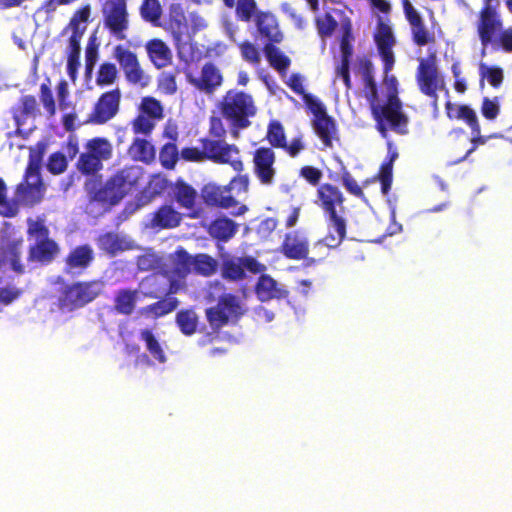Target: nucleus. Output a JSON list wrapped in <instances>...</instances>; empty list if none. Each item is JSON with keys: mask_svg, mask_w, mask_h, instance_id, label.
Masks as SVG:
<instances>
[{"mask_svg": "<svg viewBox=\"0 0 512 512\" xmlns=\"http://www.w3.org/2000/svg\"><path fill=\"white\" fill-rule=\"evenodd\" d=\"M217 270V261L210 255L199 253L193 256V270L195 274L201 276H211Z\"/></svg>", "mask_w": 512, "mask_h": 512, "instance_id": "a19ab883", "label": "nucleus"}, {"mask_svg": "<svg viewBox=\"0 0 512 512\" xmlns=\"http://www.w3.org/2000/svg\"><path fill=\"white\" fill-rule=\"evenodd\" d=\"M374 40L384 64L383 71L387 74L392 70L395 63L394 53L392 51L395 39L391 28L387 24L379 22L377 32L374 35Z\"/></svg>", "mask_w": 512, "mask_h": 512, "instance_id": "6ab92c4d", "label": "nucleus"}, {"mask_svg": "<svg viewBox=\"0 0 512 512\" xmlns=\"http://www.w3.org/2000/svg\"><path fill=\"white\" fill-rule=\"evenodd\" d=\"M140 15L144 21L157 25L162 15L159 0H143Z\"/></svg>", "mask_w": 512, "mask_h": 512, "instance_id": "49530a36", "label": "nucleus"}, {"mask_svg": "<svg viewBox=\"0 0 512 512\" xmlns=\"http://www.w3.org/2000/svg\"><path fill=\"white\" fill-rule=\"evenodd\" d=\"M416 81L421 93L431 98V105L437 111L438 91L445 90L447 95L449 91L446 89L444 78L439 74L436 65L421 60L417 68Z\"/></svg>", "mask_w": 512, "mask_h": 512, "instance_id": "9b49d317", "label": "nucleus"}, {"mask_svg": "<svg viewBox=\"0 0 512 512\" xmlns=\"http://www.w3.org/2000/svg\"><path fill=\"white\" fill-rule=\"evenodd\" d=\"M378 178L381 183V191L383 194H388L393 179V165L390 162H383L380 166Z\"/></svg>", "mask_w": 512, "mask_h": 512, "instance_id": "0e129e2a", "label": "nucleus"}, {"mask_svg": "<svg viewBox=\"0 0 512 512\" xmlns=\"http://www.w3.org/2000/svg\"><path fill=\"white\" fill-rule=\"evenodd\" d=\"M254 290L261 302H267L272 299H284L289 294L287 290L279 287L277 281L267 274H262L258 278Z\"/></svg>", "mask_w": 512, "mask_h": 512, "instance_id": "b1692460", "label": "nucleus"}, {"mask_svg": "<svg viewBox=\"0 0 512 512\" xmlns=\"http://www.w3.org/2000/svg\"><path fill=\"white\" fill-rule=\"evenodd\" d=\"M175 323L185 336H192L197 332L199 317L193 308L179 310L175 315Z\"/></svg>", "mask_w": 512, "mask_h": 512, "instance_id": "473e14b6", "label": "nucleus"}, {"mask_svg": "<svg viewBox=\"0 0 512 512\" xmlns=\"http://www.w3.org/2000/svg\"><path fill=\"white\" fill-rule=\"evenodd\" d=\"M276 154L271 147L261 146L253 152V173L262 185L274 183L277 170L275 168Z\"/></svg>", "mask_w": 512, "mask_h": 512, "instance_id": "2eb2a0df", "label": "nucleus"}, {"mask_svg": "<svg viewBox=\"0 0 512 512\" xmlns=\"http://www.w3.org/2000/svg\"><path fill=\"white\" fill-rule=\"evenodd\" d=\"M146 50L150 61L157 69L167 67L172 62V52L161 39H152L147 42Z\"/></svg>", "mask_w": 512, "mask_h": 512, "instance_id": "bb28decb", "label": "nucleus"}, {"mask_svg": "<svg viewBox=\"0 0 512 512\" xmlns=\"http://www.w3.org/2000/svg\"><path fill=\"white\" fill-rule=\"evenodd\" d=\"M201 197L203 202L210 207L229 209L238 205V201L229 192L227 185L207 183L201 189Z\"/></svg>", "mask_w": 512, "mask_h": 512, "instance_id": "a211bd4d", "label": "nucleus"}, {"mask_svg": "<svg viewBox=\"0 0 512 512\" xmlns=\"http://www.w3.org/2000/svg\"><path fill=\"white\" fill-rule=\"evenodd\" d=\"M100 280L77 281L65 285L58 297L61 311L72 312L95 300L102 290Z\"/></svg>", "mask_w": 512, "mask_h": 512, "instance_id": "0eeeda50", "label": "nucleus"}, {"mask_svg": "<svg viewBox=\"0 0 512 512\" xmlns=\"http://www.w3.org/2000/svg\"><path fill=\"white\" fill-rule=\"evenodd\" d=\"M77 167L82 174L92 175L102 168V162L94 154L86 152L79 156Z\"/></svg>", "mask_w": 512, "mask_h": 512, "instance_id": "3c124183", "label": "nucleus"}, {"mask_svg": "<svg viewBox=\"0 0 512 512\" xmlns=\"http://www.w3.org/2000/svg\"><path fill=\"white\" fill-rule=\"evenodd\" d=\"M491 1L492 0H485V4L479 12L477 22V33L483 48L494 44V38L503 28L502 19L496 9L491 5Z\"/></svg>", "mask_w": 512, "mask_h": 512, "instance_id": "ddd939ff", "label": "nucleus"}, {"mask_svg": "<svg viewBox=\"0 0 512 512\" xmlns=\"http://www.w3.org/2000/svg\"><path fill=\"white\" fill-rule=\"evenodd\" d=\"M259 34L268 40V43H280L283 34L275 15L269 11H259L254 19Z\"/></svg>", "mask_w": 512, "mask_h": 512, "instance_id": "5701e85b", "label": "nucleus"}, {"mask_svg": "<svg viewBox=\"0 0 512 512\" xmlns=\"http://www.w3.org/2000/svg\"><path fill=\"white\" fill-rule=\"evenodd\" d=\"M139 110L142 114L156 121L164 118V109L161 102L152 96H145L141 99Z\"/></svg>", "mask_w": 512, "mask_h": 512, "instance_id": "a18cd8bd", "label": "nucleus"}, {"mask_svg": "<svg viewBox=\"0 0 512 512\" xmlns=\"http://www.w3.org/2000/svg\"><path fill=\"white\" fill-rule=\"evenodd\" d=\"M118 77V70L114 63L104 62L100 64L97 75L96 84L104 87L112 85Z\"/></svg>", "mask_w": 512, "mask_h": 512, "instance_id": "8fccbe9b", "label": "nucleus"}, {"mask_svg": "<svg viewBox=\"0 0 512 512\" xmlns=\"http://www.w3.org/2000/svg\"><path fill=\"white\" fill-rule=\"evenodd\" d=\"M315 26L319 37L325 43V40L333 35L338 27L337 20L331 13H324L315 18Z\"/></svg>", "mask_w": 512, "mask_h": 512, "instance_id": "79ce46f5", "label": "nucleus"}, {"mask_svg": "<svg viewBox=\"0 0 512 512\" xmlns=\"http://www.w3.org/2000/svg\"><path fill=\"white\" fill-rule=\"evenodd\" d=\"M94 259V250L90 245H78L65 256L63 272L71 277L81 276L91 266Z\"/></svg>", "mask_w": 512, "mask_h": 512, "instance_id": "dca6fc26", "label": "nucleus"}, {"mask_svg": "<svg viewBox=\"0 0 512 512\" xmlns=\"http://www.w3.org/2000/svg\"><path fill=\"white\" fill-rule=\"evenodd\" d=\"M97 244L100 250L110 254L111 256H114L118 252H122L126 249L125 241L112 232L100 235L97 239Z\"/></svg>", "mask_w": 512, "mask_h": 512, "instance_id": "58836bf2", "label": "nucleus"}, {"mask_svg": "<svg viewBox=\"0 0 512 512\" xmlns=\"http://www.w3.org/2000/svg\"><path fill=\"white\" fill-rule=\"evenodd\" d=\"M158 89L166 95L176 93L177 82L175 75L171 73H162L158 78Z\"/></svg>", "mask_w": 512, "mask_h": 512, "instance_id": "338daca9", "label": "nucleus"}, {"mask_svg": "<svg viewBox=\"0 0 512 512\" xmlns=\"http://www.w3.org/2000/svg\"><path fill=\"white\" fill-rule=\"evenodd\" d=\"M47 170L53 175H59L66 171L68 162L66 156L60 152H54L48 157Z\"/></svg>", "mask_w": 512, "mask_h": 512, "instance_id": "6e6d98bb", "label": "nucleus"}, {"mask_svg": "<svg viewBox=\"0 0 512 512\" xmlns=\"http://www.w3.org/2000/svg\"><path fill=\"white\" fill-rule=\"evenodd\" d=\"M49 82V79L47 80ZM40 101L50 116L55 115L56 105L49 83H42L40 86Z\"/></svg>", "mask_w": 512, "mask_h": 512, "instance_id": "e2e57ef3", "label": "nucleus"}, {"mask_svg": "<svg viewBox=\"0 0 512 512\" xmlns=\"http://www.w3.org/2000/svg\"><path fill=\"white\" fill-rule=\"evenodd\" d=\"M221 117L228 123L231 135L239 136L241 130L252 125V119L257 115L258 108L253 96L237 89H229L217 103Z\"/></svg>", "mask_w": 512, "mask_h": 512, "instance_id": "f03ea898", "label": "nucleus"}, {"mask_svg": "<svg viewBox=\"0 0 512 512\" xmlns=\"http://www.w3.org/2000/svg\"><path fill=\"white\" fill-rule=\"evenodd\" d=\"M237 20L249 23L256 18L259 13L256 0H236L233 8Z\"/></svg>", "mask_w": 512, "mask_h": 512, "instance_id": "ea45409f", "label": "nucleus"}, {"mask_svg": "<svg viewBox=\"0 0 512 512\" xmlns=\"http://www.w3.org/2000/svg\"><path fill=\"white\" fill-rule=\"evenodd\" d=\"M182 220V213L172 204H163L151 214L150 226L158 230L174 229L181 224Z\"/></svg>", "mask_w": 512, "mask_h": 512, "instance_id": "4be33fe9", "label": "nucleus"}, {"mask_svg": "<svg viewBox=\"0 0 512 512\" xmlns=\"http://www.w3.org/2000/svg\"><path fill=\"white\" fill-rule=\"evenodd\" d=\"M121 91L119 88L102 93L95 102L86 123L103 125L113 119L119 112Z\"/></svg>", "mask_w": 512, "mask_h": 512, "instance_id": "f8f14e48", "label": "nucleus"}, {"mask_svg": "<svg viewBox=\"0 0 512 512\" xmlns=\"http://www.w3.org/2000/svg\"><path fill=\"white\" fill-rule=\"evenodd\" d=\"M244 314L239 298L231 293L223 294L215 306L205 310L210 327L218 331L230 321H237Z\"/></svg>", "mask_w": 512, "mask_h": 512, "instance_id": "6e6552de", "label": "nucleus"}, {"mask_svg": "<svg viewBox=\"0 0 512 512\" xmlns=\"http://www.w3.org/2000/svg\"><path fill=\"white\" fill-rule=\"evenodd\" d=\"M481 114L487 120H495L500 113V102L498 97L490 99L484 97L481 104Z\"/></svg>", "mask_w": 512, "mask_h": 512, "instance_id": "052dcab7", "label": "nucleus"}, {"mask_svg": "<svg viewBox=\"0 0 512 512\" xmlns=\"http://www.w3.org/2000/svg\"><path fill=\"white\" fill-rule=\"evenodd\" d=\"M299 176L306 180L310 185L319 187L323 173L317 167L305 165L300 168Z\"/></svg>", "mask_w": 512, "mask_h": 512, "instance_id": "69168bd1", "label": "nucleus"}, {"mask_svg": "<svg viewBox=\"0 0 512 512\" xmlns=\"http://www.w3.org/2000/svg\"><path fill=\"white\" fill-rule=\"evenodd\" d=\"M455 118V120H461L465 122L470 130L480 125L475 110L466 104L459 105L458 112L455 114Z\"/></svg>", "mask_w": 512, "mask_h": 512, "instance_id": "13d9d810", "label": "nucleus"}, {"mask_svg": "<svg viewBox=\"0 0 512 512\" xmlns=\"http://www.w3.org/2000/svg\"><path fill=\"white\" fill-rule=\"evenodd\" d=\"M403 9L406 20L411 27L413 42L418 46H425L435 43V35L429 31L417 10L412 6L409 0H403Z\"/></svg>", "mask_w": 512, "mask_h": 512, "instance_id": "f3484780", "label": "nucleus"}, {"mask_svg": "<svg viewBox=\"0 0 512 512\" xmlns=\"http://www.w3.org/2000/svg\"><path fill=\"white\" fill-rule=\"evenodd\" d=\"M199 142L202 149L185 147L180 152L182 159L189 162L210 160L217 164H228L236 172L243 170L244 165L239 156L240 150L235 144L210 138H201Z\"/></svg>", "mask_w": 512, "mask_h": 512, "instance_id": "7ed1b4c3", "label": "nucleus"}, {"mask_svg": "<svg viewBox=\"0 0 512 512\" xmlns=\"http://www.w3.org/2000/svg\"><path fill=\"white\" fill-rule=\"evenodd\" d=\"M45 190L41 174L26 176L24 172L22 181L15 187L17 207L20 208V205L34 207L39 204L44 198Z\"/></svg>", "mask_w": 512, "mask_h": 512, "instance_id": "4468645a", "label": "nucleus"}, {"mask_svg": "<svg viewBox=\"0 0 512 512\" xmlns=\"http://www.w3.org/2000/svg\"><path fill=\"white\" fill-rule=\"evenodd\" d=\"M180 153L175 143L169 142L164 144L159 152V160L165 169L172 170L175 168Z\"/></svg>", "mask_w": 512, "mask_h": 512, "instance_id": "de8ad7c7", "label": "nucleus"}, {"mask_svg": "<svg viewBox=\"0 0 512 512\" xmlns=\"http://www.w3.org/2000/svg\"><path fill=\"white\" fill-rule=\"evenodd\" d=\"M113 57L119 64L125 80L134 86L145 88L151 78L142 68L137 54L123 45H116L113 49Z\"/></svg>", "mask_w": 512, "mask_h": 512, "instance_id": "9d476101", "label": "nucleus"}, {"mask_svg": "<svg viewBox=\"0 0 512 512\" xmlns=\"http://www.w3.org/2000/svg\"><path fill=\"white\" fill-rule=\"evenodd\" d=\"M129 151L136 160L145 163H150L155 158L154 146L148 140L143 138H135L129 148Z\"/></svg>", "mask_w": 512, "mask_h": 512, "instance_id": "4c0bfd02", "label": "nucleus"}, {"mask_svg": "<svg viewBox=\"0 0 512 512\" xmlns=\"http://www.w3.org/2000/svg\"><path fill=\"white\" fill-rule=\"evenodd\" d=\"M134 183L135 180H131L129 174L122 170L112 175L104 184L97 178L90 179L85 189L90 201L116 205L130 192Z\"/></svg>", "mask_w": 512, "mask_h": 512, "instance_id": "39448f33", "label": "nucleus"}, {"mask_svg": "<svg viewBox=\"0 0 512 512\" xmlns=\"http://www.w3.org/2000/svg\"><path fill=\"white\" fill-rule=\"evenodd\" d=\"M188 81L199 91L212 94L222 85L223 75L216 64L209 61L202 66L199 77L188 76Z\"/></svg>", "mask_w": 512, "mask_h": 512, "instance_id": "aec40b11", "label": "nucleus"}, {"mask_svg": "<svg viewBox=\"0 0 512 512\" xmlns=\"http://www.w3.org/2000/svg\"><path fill=\"white\" fill-rule=\"evenodd\" d=\"M137 289H119L114 296V310L121 315H131L138 301Z\"/></svg>", "mask_w": 512, "mask_h": 512, "instance_id": "7c9ffc66", "label": "nucleus"}, {"mask_svg": "<svg viewBox=\"0 0 512 512\" xmlns=\"http://www.w3.org/2000/svg\"><path fill=\"white\" fill-rule=\"evenodd\" d=\"M46 150L47 143L44 141H38L34 146L29 147L28 163L25 168L26 176L40 174Z\"/></svg>", "mask_w": 512, "mask_h": 512, "instance_id": "f704fd0d", "label": "nucleus"}, {"mask_svg": "<svg viewBox=\"0 0 512 512\" xmlns=\"http://www.w3.org/2000/svg\"><path fill=\"white\" fill-rule=\"evenodd\" d=\"M172 272L179 278L187 277L193 270V256L183 247H178L171 256Z\"/></svg>", "mask_w": 512, "mask_h": 512, "instance_id": "2f4dec72", "label": "nucleus"}, {"mask_svg": "<svg viewBox=\"0 0 512 512\" xmlns=\"http://www.w3.org/2000/svg\"><path fill=\"white\" fill-rule=\"evenodd\" d=\"M363 78H364V91H365V97L369 104V106L373 105L374 103L380 101L379 92L377 84L374 80L373 76V65L371 61L366 60L363 65Z\"/></svg>", "mask_w": 512, "mask_h": 512, "instance_id": "e433bc0d", "label": "nucleus"}, {"mask_svg": "<svg viewBox=\"0 0 512 512\" xmlns=\"http://www.w3.org/2000/svg\"><path fill=\"white\" fill-rule=\"evenodd\" d=\"M341 180L342 185L347 190V192H349L355 197L365 200V194L362 188L347 169H343L341 173Z\"/></svg>", "mask_w": 512, "mask_h": 512, "instance_id": "680f3d73", "label": "nucleus"}, {"mask_svg": "<svg viewBox=\"0 0 512 512\" xmlns=\"http://www.w3.org/2000/svg\"><path fill=\"white\" fill-rule=\"evenodd\" d=\"M23 238L9 241L2 250V263L9 262L11 269L17 274L25 273V266L21 262Z\"/></svg>", "mask_w": 512, "mask_h": 512, "instance_id": "c756f323", "label": "nucleus"}, {"mask_svg": "<svg viewBox=\"0 0 512 512\" xmlns=\"http://www.w3.org/2000/svg\"><path fill=\"white\" fill-rule=\"evenodd\" d=\"M222 275L225 279L239 281L245 278L241 258H231L223 262Z\"/></svg>", "mask_w": 512, "mask_h": 512, "instance_id": "09e8293b", "label": "nucleus"}, {"mask_svg": "<svg viewBox=\"0 0 512 512\" xmlns=\"http://www.w3.org/2000/svg\"><path fill=\"white\" fill-rule=\"evenodd\" d=\"M316 197V204L326 219L327 234L313 246V252L317 249L325 250L317 254V257L310 258L313 263L323 260L330 249L337 248L343 242L347 234V223L343 215L346 210L345 197L341 190L333 184L324 183L317 188Z\"/></svg>", "mask_w": 512, "mask_h": 512, "instance_id": "f257e3e1", "label": "nucleus"}, {"mask_svg": "<svg viewBox=\"0 0 512 512\" xmlns=\"http://www.w3.org/2000/svg\"><path fill=\"white\" fill-rule=\"evenodd\" d=\"M312 127L321 140L324 149H331L333 141L339 140L335 120L329 115L313 119Z\"/></svg>", "mask_w": 512, "mask_h": 512, "instance_id": "a878e982", "label": "nucleus"}, {"mask_svg": "<svg viewBox=\"0 0 512 512\" xmlns=\"http://www.w3.org/2000/svg\"><path fill=\"white\" fill-rule=\"evenodd\" d=\"M497 40L494 39V43L497 44L499 48L504 50L507 53L512 52V27L507 29H503L497 34Z\"/></svg>", "mask_w": 512, "mask_h": 512, "instance_id": "774afa93", "label": "nucleus"}, {"mask_svg": "<svg viewBox=\"0 0 512 512\" xmlns=\"http://www.w3.org/2000/svg\"><path fill=\"white\" fill-rule=\"evenodd\" d=\"M140 339L145 343L146 350L155 361L161 364L167 361L165 351L151 329H142Z\"/></svg>", "mask_w": 512, "mask_h": 512, "instance_id": "72a5a7b5", "label": "nucleus"}, {"mask_svg": "<svg viewBox=\"0 0 512 512\" xmlns=\"http://www.w3.org/2000/svg\"><path fill=\"white\" fill-rule=\"evenodd\" d=\"M242 59L252 65H258L261 61L260 52L257 47L248 40L238 44Z\"/></svg>", "mask_w": 512, "mask_h": 512, "instance_id": "4d7b16f0", "label": "nucleus"}, {"mask_svg": "<svg viewBox=\"0 0 512 512\" xmlns=\"http://www.w3.org/2000/svg\"><path fill=\"white\" fill-rule=\"evenodd\" d=\"M280 249L282 254L288 259H308L309 240L305 234L299 230L290 231L285 234Z\"/></svg>", "mask_w": 512, "mask_h": 512, "instance_id": "412c9836", "label": "nucleus"}, {"mask_svg": "<svg viewBox=\"0 0 512 512\" xmlns=\"http://www.w3.org/2000/svg\"><path fill=\"white\" fill-rule=\"evenodd\" d=\"M156 126V120L140 112L132 121V130L135 134L150 135Z\"/></svg>", "mask_w": 512, "mask_h": 512, "instance_id": "5fc2aeb1", "label": "nucleus"}, {"mask_svg": "<svg viewBox=\"0 0 512 512\" xmlns=\"http://www.w3.org/2000/svg\"><path fill=\"white\" fill-rule=\"evenodd\" d=\"M375 121V128L384 138L387 137L388 128L400 135L408 133V116L403 112L400 98L386 99L384 104L380 101L369 106Z\"/></svg>", "mask_w": 512, "mask_h": 512, "instance_id": "423d86ee", "label": "nucleus"}, {"mask_svg": "<svg viewBox=\"0 0 512 512\" xmlns=\"http://www.w3.org/2000/svg\"><path fill=\"white\" fill-rule=\"evenodd\" d=\"M158 300L141 308L140 313L154 319L162 318L174 312L180 305L177 297L160 294Z\"/></svg>", "mask_w": 512, "mask_h": 512, "instance_id": "393cba45", "label": "nucleus"}, {"mask_svg": "<svg viewBox=\"0 0 512 512\" xmlns=\"http://www.w3.org/2000/svg\"><path fill=\"white\" fill-rule=\"evenodd\" d=\"M237 224L230 218L219 217L208 226L209 235L218 241L227 242L237 233Z\"/></svg>", "mask_w": 512, "mask_h": 512, "instance_id": "c85d7f7f", "label": "nucleus"}, {"mask_svg": "<svg viewBox=\"0 0 512 512\" xmlns=\"http://www.w3.org/2000/svg\"><path fill=\"white\" fill-rule=\"evenodd\" d=\"M88 152L99 158V161L108 160L112 155L111 144L107 139L95 138L88 144Z\"/></svg>", "mask_w": 512, "mask_h": 512, "instance_id": "864d4df0", "label": "nucleus"}, {"mask_svg": "<svg viewBox=\"0 0 512 512\" xmlns=\"http://www.w3.org/2000/svg\"><path fill=\"white\" fill-rule=\"evenodd\" d=\"M27 226L28 237L35 240L28 248L27 261L41 265L52 263L60 253V246L50 238V231L44 219L28 218Z\"/></svg>", "mask_w": 512, "mask_h": 512, "instance_id": "20e7f679", "label": "nucleus"}, {"mask_svg": "<svg viewBox=\"0 0 512 512\" xmlns=\"http://www.w3.org/2000/svg\"><path fill=\"white\" fill-rule=\"evenodd\" d=\"M173 198L180 207L193 210L196 205L198 193L194 187L179 178L172 187Z\"/></svg>", "mask_w": 512, "mask_h": 512, "instance_id": "cd10ccee", "label": "nucleus"}, {"mask_svg": "<svg viewBox=\"0 0 512 512\" xmlns=\"http://www.w3.org/2000/svg\"><path fill=\"white\" fill-rule=\"evenodd\" d=\"M275 44L266 43L263 50L269 64L279 73L285 74L291 64V60Z\"/></svg>", "mask_w": 512, "mask_h": 512, "instance_id": "c9c22d12", "label": "nucleus"}, {"mask_svg": "<svg viewBox=\"0 0 512 512\" xmlns=\"http://www.w3.org/2000/svg\"><path fill=\"white\" fill-rule=\"evenodd\" d=\"M103 26L116 40L127 38L129 14L126 0H107L102 8Z\"/></svg>", "mask_w": 512, "mask_h": 512, "instance_id": "1a4fd4ad", "label": "nucleus"}, {"mask_svg": "<svg viewBox=\"0 0 512 512\" xmlns=\"http://www.w3.org/2000/svg\"><path fill=\"white\" fill-rule=\"evenodd\" d=\"M266 139L273 148L284 147L286 142L285 129L282 123L278 120H271L267 127Z\"/></svg>", "mask_w": 512, "mask_h": 512, "instance_id": "c03bdc74", "label": "nucleus"}, {"mask_svg": "<svg viewBox=\"0 0 512 512\" xmlns=\"http://www.w3.org/2000/svg\"><path fill=\"white\" fill-rule=\"evenodd\" d=\"M149 279L152 280L153 281V285L156 286L155 290L149 291V292L145 293V297L150 298V299L159 298L160 294L174 296L175 294H177L180 291V289L182 287V285L177 280H175V279H170L169 280L167 288L162 287L158 283V277L157 276H151Z\"/></svg>", "mask_w": 512, "mask_h": 512, "instance_id": "603ef678", "label": "nucleus"}, {"mask_svg": "<svg viewBox=\"0 0 512 512\" xmlns=\"http://www.w3.org/2000/svg\"><path fill=\"white\" fill-rule=\"evenodd\" d=\"M480 75L482 81L486 78L494 88H498L504 79L503 70L500 67H488L484 64L480 66Z\"/></svg>", "mask_w": 512, "mask_h": 512, "instance_id": "bf43d9fd", "label": "nucleus"}, {"mask_svg": "<svg viewBox=\"0 0 512 512\" xmlns=\"http://www.w3.org/2000/svg\"><path fill=\"white\" fill-rule=\"evenodd\" d=\"M7 192V185L5 181L0 178V216L13 218L19 213V207H17L15 198L8 199Z\"/></svg>", "mask_w": 512, "mask_h": 512, "instance_id": "37998d69", "label": "nucleus"}]
</instances>
